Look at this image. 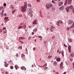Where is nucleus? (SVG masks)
<instances>
[{"instance_id": "1", "label": "nucleus", "mask_w": 74, "mask_h": 74, "mask_svg": "<svg viewBox=\"0 0 74 74\" xmlns=\"http://www.w3.org/2000/svg\"><path fill=\"white\" fill-rule=\"evenodd\" d=\"M46 6L47 9H50L51 8H52L53 7L52 5L50 3L47 4L46 5Z\"/></svg>"}, {"instance_id": "2", "label": "nucleus", "mask_w": 74, "mask_h": 74, "mask_svg": "<svg viewBox=\"0 0 74 74\" xmlns=\"http://www.w3.org/2000/svg\"><path fill=\"white\" fill-rule=\"evenodd\" d=\"M71 2H72V1L71 0H66L65 1L64 5H67L68 3V4H71Z\"/></svg>"}, {"instance_id": "3", "label": "nucleus", "mask_w": 74, "mask_h": 74, "mask_svg": "<svg viewBox=\"0 0 74 74\" xmlns=\"http://www.w3.org/2000/svg\"><path fill=\"white\" fill-rule=\"evenodd\" d=\"M26 9H27V8L26 6L21 7V10L22 12H25L26 11Z\"/></svg>"}, {"instance_id": "4", "label": "nucleus", "mask_w": 74, "mask_h": 74, "mask_svg": "<svg viewBox=\"0 0 74 74\" xmlns=\"http://www.w3.org/2000/svg\"><path fill=\"white\" fill-rule=\"evenodd\" d=\"M25 38H23V37H20L19 38V42H22V44H23V42L21 41H22V40H24V39H25Z\"/></svg>"}, {"instance_id": "5", "label": "nucleus", "mask_w": 74, "mask_h": 74, "mask_svg": "<svg viewBox=\"0 0 74 74\" xmlns=\"http://www.w3.org/2000/svg\"><path fill=\"white\" fill-rule=\"evenodd\" d=\"M57 23L58 24H57V25H58V26H60V24L61 23V24H63V22L61 21H58Z\"/></svg>"}, {"instance_id": "6", "label": "nucleus", "mask_w": 74, "mask_h": 74, "mask_svg": "<svg viewBox=\"0 0 74 74\" xmlns=\"http://www.w3.org/2000/svg\"><path fill=\"white\" fill-rule=\"evenodd\" d=\"M63 62H62L60 65V69H63Z\"/></svg>"}, {"instance_id": "7", "label": "nucleus", "mask_w": 74, "mask_h": 74, "mask_svg": "<svg viewBox=\"0 0 74 74\" xmlns=\"http://www.w3.org/2000/svg\"><path fill=\"white\" fill-rule=\"evenodd\" d=\"M73 23V21L72 20H69L68 21V23L69 24V25H71V24Z\"/></svg>"}, {"instance_id": "8", "label": "nucleus", "mask_w": 74, "mask_h": 74, "mask_svg": "<svg viewBox=\"0 0 74 74\" xmlns=\"http://www.w3.org/2000/svg\"><path fill=\"white\" fill-rule=\"evenodd\" d=\"M64 6H61L59 8V10H64Z\"/></svg>"}, {"instance_id": "9", "label": "nucleus", "mask_w": 74, "mask_h": 74, "mask_svg": "<svg viewBox=\"0 0 74 74\" xmlns=\"http://www.w3.org/2000/svg\"><path fill=\"white\" fill-rule=\"evenodd\" d=\"M71 47L70 45H69V46L68 47V50L69 51V52L70 53H71Z\"/></svg>"}, {"instance_id": "10", "label": "nucleus", "mask_w": 74, "mask_h": 74, "mask_svg": "<svg viewBox=\"0 0 74 74\" xmlns=\"http://www.w3.org/2000/svg\"><path fill=\"white\" fill-rule=\"evenodd\" d=\"M56 60L57 62H60V58L59 57H58L56 58Z\"/></svg>"}, {"instance_id": "11", "label": "nucleus", "mask_w": 74, "mask_h": 74, "mask_svg": "<svg viewBox=\"0 0 74 74\" xmlns=\"http://www.w3.org/2000/svg\"><path fill=\"white\" fill-rule=\"evenodd\" d=\"M21 69L22 70H26V68L25 66H22L21 68Z\"/></svg>"}, {"instance_id": "12", "label": "nucleus", "mask_w": 74, "mask_h": 74, "mask_svg": "<svg viewBox=\"0 0 74 74\" xmlns=\"http://www.w3.org/2000/svg\"><path fill=\"white\" fill-rule=\"evenodd\" d=\"M63 4V2H59L58 3V6H61L62 4Z\"/></svg>"}, {"instance_id": "13", "label": "nucleus", "mask_w": 74, "mask_h": 74, "mask_svg": "<svg viewBox=\"0 0 74 74\" xmlns=\"http://www.w3.org/2000/svg\"><path fill=\"white\" fill-rule=\"evenodd\" d=\"M33 24H36V25H37V20H35L33 23Z\"/></svg>"}, {"instance_id": "14", "label": "nucleus", "mask_w": 74, "mask_h": 74, "mask_svg": "<svg viewBox=\"0 0 74 74\" xmlns=\"http://www.w3.org/2000/svg\"><path fill=\"white\" fill-rule=\"evenodd\" d=\"M66 10L67 12H69V7H68L66 8Z\"/></svg>"}, {"instance_id": "15", "label": "nucleus", "mask_w": 74, "mask_h": 74, "mask_svg": "<svg viewBox=\"0 0 74 74\" xmlns=\"http://www.w3.org/2000/svg\"><path fill=\"white\" fill-rule=\"evenodd\" d=\"M69 8L71 10H72V9H73V5H71L69 6Z\"/></svg>"}, {"instance_id": "16", "label": "nucleus", "mask_w": 74, "mask_h": 74, "mask_svg": "<svg viewBox=\"0 0 74 74\" xmlns=\"http://www.w3.org/2000/svg\"><path fill=\"white\" fill-rule=\"evenodd\" d=\"M8 17H5L4 18V19L5 21H8Z\"/></svg>"}, {"instance_id": "17", "label": "nucleus", "mask_w": 74, "mask_h": 74, "mask_svg": "<svg viewBox=\"0 0 74 74\" xmlns=\"http://www.w3.org/2000/svg\"><path fill=\"white\" fill-rule=\"evenodd\" d=\"M30 16L31 18L33 17V12H31L30 13Z\"/></svg>"}, {"instance_id": "18", "label": "nucleus", "mask_w": 74, "mask_h": 74, "mask_svg": "<svg viewBox=\"0 0 74 74\" xmlns=\"http://www.w3.org/2000/svg\"><path fill=\"white\" fill-rule=\"evenodd\" d=\"M23 27L24 29H25L26 27V25L25 24H24V25L23 26Z\"/></svg>"}, {"instance_id": "19", "label": "nucleus", "mask_w": 74, "mask_h": 74, "mask_svg": "<svg viewBox=\"0 0 74 74\" xmlns=\"http://www.w3.org/2000/svg\"><path fill=\"white\" fill-rule=\"evenodd\" d=\"M34 32H37V28H36L35 29H34L33 30Z\"/></svg>"}, {"instance_id": "20", "label": "nucleus", "mask_w": 74, "mask_h": 74, "mask_svg": "<svg viewBox=\"0 0 74 74\" xmlns=\"http://www.w3.org/2000/svg\"><path fill=\"white\" fill-rule=\"evenodd\" d=\"M71 57H74V54L73 53H72L71 54Z\"/></svg>"}, {"instance_id": "21", "label": "nucleus", "mask_w": 74, "mask_h": 74, "mask_svg": "<svg viewBox=\"0 0 74 74\" xmlns=\"http://www.w3.org/2000/svg\"><path fill=\"white\" fill-rule=\"evenodd\" d=\"M51 57H52V56L49 55L48 56L47 58L48 59H50Z\"/></svg>"}, {"instance_id": "22", "label": "nucleus", "mask_w": 74, "mask_h": 74, "mask_svg": "<svg viewBox=\"0 0 74 74\" xmlns=\"http://www.w3.org/2000/svg\"><path fill=\"white\" fill-rule=\"evenodd\" d=\"M24 4H25V5L24 6V7L26 6V7H27V2H25L24 3Z\"/></svg>"}, {"instance_id": "23", "label": "nucleus", "mask_w": 74, "mask_h": 74, "mask_svg": "<svg viewBox=\"0 0 74 74\" xmlns=\"http://www.w3.org/2000/svg\"><path fill=\"white\" fill-rule=\"evenodd\" d=\"M68 41L70 42H72V40H71V39H69Z\"/></svg>"}, {"instance_id": "24", "label": "nucleus", "mask_w": 74, "mask_h": 74, "mask_svg": "<svg viewBox=\"0 0 74 74\" xmlns=\"http://www.w3.org/2000/svg\"><path fill=\"white\" fill-rule=\"evenodd\" d=\"M21 58H23V56H25L24 55V54L22 53L21 55Z\"/></svg>"}, {"instance_id": "25", "label": "nucleus", "mask_w": 74, "mask_h": 74, "mask_svg": "<svg viewBox=\"0 0 74 74\" xmlns=\"http://www.w3.org/2000/svg\"><path fill=\"white\" fill-rule=\"evenodd\" d=\"M5 66V67H8V64H4Z\"/></svg>"}, {"instance_id": "26", "label": "nucleus", "mask_w": 74, "mask_h": 74, "mask_svg": "<svg viewBox=\"0 0 74 74\" xmlns=\"http://www.w3.org/2000/svg\"><path fill=\"white\" fill-rule=\"evenodd\" d=\"M55 28V27H54V26H51V29H53Z\"/></svg>"}, {"instance_id": "27", "label": "nucleus", "mask_w": 74, "mask_h": 74, "mask_svg": "<svg viewBox=\"0 0 74 74\" xmlns=\"http://www.w3.org/2000/svg\"><path fill=\"white\" fill-rule=\"evenodd\" d=\"M31 38H32V37L31 36H29V37H28L29 40H30Z\"/></svg>"}, {"instance_id": "28", "label": "nucleus", "mask_w": 74, "mask_h": 74, "mask_svg": "<svg viewBox=\"0 0 74 74\" xmlns=\"http://www.w3.org/2000/svg\"><path fill=\"white\" fill-rule=\"evenodd\" d=\"M22 26H20L18 28V29H22Z\"/></svg>"}, {"instance_id": "29", "label": "nucleus", "mask_w": 74, "mask_h": 74, "mask_svg": "<svg viewBox=\"0 0 74 74\" xmlns=\"http://www.w3.org/2000/svg\"><path fill=\"white\" fill-rule=\"evenodd\" d=\"M15 12V10H14L12 11V14H13Z\"/></svg>"}, {"instance_id": "30", "label": "nucleus", "mask_w": 74, "mask_h": 74, "mask_svg": "<svg viewBox=\"0 0 74 74\" xmlns=\"http://www.w3.org/2000/svg\"><path fill=\"white\" fill-rule=\"evenodd\" d=\"M28 6H29V7H31L32 5L30 4H28L27 5Z\"/></svg>"}, {"instance_id": "31", "label": "nucleus", "mask_w": 74, "mask_h": 74, "mask_svg": "<svg viewBox=\"0 0 74 74\" xmlns=\"http://www.w3.org/2000/svg\"><path fill=\"white\" fill-rule=\"evenodd\" d=\"M3 8V7L2 6H1L0 7V10H2Z\"/></svg>"}, {"instance_id": "32", "label": "nucleus", "mask_w": 74, "mask_h": 74, "mask_svg": "<svg viewBox=\"0 0 74 74\" xmlns=\"http://www.w3.org/2000/svg\"><path fill=\"white\" fill-rule=\"evenodd\" d=\"M55 38V36H53L52 37V39H53L54 38Z\"/></svg>"}, {"instance_id": "33", "label": "nucleus", "mask_w": 74, "mask_h": 74, "mask_svg": "<svg viewBox=\"0 0 74 74\" xmlns=\"http://www.w3.org/2000/svg\"><path fill=\"white\" fill-rule=\"evenodd\" d=\"M10 68L11 69H14V67L12 66H10Z\"/></svg>"}, {"instance_id": "34", "label": "nucleus", "mask_w": 74, "mask_h": 74, "mask_svg": "<svg viewBox=\"0 0 74 74\" xmlns=\"http://www.w3.org/2000/svg\"><path fill=\"white\" fill-rule=\"evenodd\" d=\"M52 3H54V4L56 3L53 0L52 1Z\"/></svg>"}, {"instance_id": "35", "label": "nucleus", "mask_w": 74, "mask_h": 74, "mask_svg": "<svg viewBox=\"0 0 74 74\" xmlns=\"http://www.w3.org/2000/svg\"><path fill=\"white\" fill-rule=\"evenodd\" d=\"M47 41H44V44H47Z\"/></svg>"}, {"instance_id": "36", "label": "nucleus", "mask_w": 74, "mask_h": 74, "mask_svg": "<svg viewBox=\"0 0 74 74\" xmlns=\"http://www.w3.org/2000/svg\"><path fill=\"white\" fill-rule=\"evenodd\" d=\"M24 24H23V23H21L20 24V25L21 26H23V25H24Z\"/></svg>"}, {"instance_id": "37", "label": "nucleus", "mask_w": 74, "mask_h": 74, "mask_svg": "<svg viewBox=\"0 0 74 74\" xmlns=\"http://www.w3.org/2000/svg\"><path fill=\"white\" fill-rule=\"evenodd\" d=\"M61 53L62 55L64 54V51H62Z\"/></svg>"}, {"instance_id": "38", "label": "nucleus", "mask_w": 74, "mask_h": 74, "mask_svg": "<svg viewBox=\"0 0 74 74\" xmlns=\"http://www.w3.org/2000/svg\"><path fill=\"white\" fill-rule=\"evenodd\" d=\"M32 11V9H30L29 10V13H30V12Z\"/></svg>"}, {"instance_id": "39", "label": "nucleus", "mask_w": 74, "mask_h": 74, "mask_svg": "<svg viewBox=\"0 0 74 74\" xmlns=\"http://www.w3.org/2000/svg\"><path fill=\"white\" fill-rule=\"evenodd\" d=\"M3 6H4V7H5V6H6V3H4L3 4Z\"/></svg>"}, {"instance_id": "40", "label": "nucleus", "mask_w": 74, "mask_h": 74, "mask_svg": "<svg viewBox=\"0 0 74 74\" xmlns=\"http://www.w3.org/2000/svg\"><path fill=\"white\" fill-rule=\"evenodd\" d=\"M18 16L20 17H22V14H20V15H19Z\"/></svg>"}, {"instance_id": "41", "label": "nucleus", "mask_w": 74, "mask_h": 74, "mask_svg": "<svg viewBox=\"0 0 74 74\" xmlns=\"http://www.w3.org/2000/svg\"><path fill=\"white\" fill-rule=\"evenodd\" d=\"M54 65H56V64H57L56 62H54Z\"/></svg>"}, {"instance_id": "42", "label": "nucleus", "mask_w": 74, "mask_h": 74, "mask_svg": "<svg viewBox=\"0 0 74 74\" xmlns=\"http://www.w3.org/2000/svg\"><path fill=\"white\" fill-rule=\"evenodd\" d=\"M4 10H3L2 11L1 14H3V12H4Z\"/></svg>"}, {"instance_id": "43", "label": "nucleus", "mask_w": 74, "mask_h": 74, "mask_svg": "<svg viewBox=\"0 0 74 74\" xmlns=\"http://www.w3.org/2000/svg\"><path fill=\"white\" fill-rule=\"evenodd\" d=\"M66 30H69V27H67L66 28Z\"/></svg>"}, {"instance_id": "44", "label": "nucleus", "mask_w": 74, "mask_h": 74, "mask_svg": "<svg viewBox=\"0 0 74 74\" xmlns=\"http://www.w3.org/2000/svg\"><path fill=\"white\" fill-rule=\"evenodd\" d=\"M47 63H46V64H45V65H44L43 66V67H46V66H47Z\"/></svg>"}, {"instance_id": "45", "label": "nucleus", "mask_w": 74, "mask_h": 74, "mask_svg": "<svg viewBox=\"0 0 74 74\" xmlns=\"http://www.w3.org/2000/svg\"><path fill=\"white\" fill-rule=\"evenodd\" d=\"M16 57H18V54L16 53Z\"/></svg>"}, {"instance_id": "46", "label": "nucleus", "mask_w": 74, "mask_h": 74, "mask_svg": "<svg viewBox=\"0 0 74 74\" xmlns=\"http://www.w3.org/2000/svg\"><path fill=\"white\" fill-rule=\"evenodd\" d=\"M36 1L37 2H40V0H36Z\"/></svg>"}, {"instance_id": "47", "label": "nucleus", "mask_w": 74, "mask_h": 74, "mask_svg": "<svg viewBox=\"0 0 74 74\" xmlns=\"http://www.w3.org/2000/svg\"><path fill=\"white\" fill-rule=\"evenodd\" d=\"M11 7H12V10H13L14 9V7H13V6H12V5L11 6Z\"/></svg>"}, {"instance_id": "48", "label": "nucleus", "mask_w": 74, "mask_h": 74, "mask_svg": "<svg viewBox=\"0 0 74 74\" xmlns=\"http://www.w3.org/2000/svg\"><path fill=\"white\" fill-rule=\"evenodd\" d=\"M2 32V29H0V32L1 33Z\"/></svg>"}, {"instance_id": "49", "label": "nucleus", "mask_w": 74, "mask_h": 74, "mask_svg": "<svg viewBox=\"0 0 74 74\" xmlns=\"http://www.w3.org/2000/svg\"><path fill=\"white\" fill-rule=\"evenodd\" d=\"M52 10H53V11H55V8H52Z\"/></svg>"}, {"instance_id": "50", "label": "nucleus", "mask_w": 74, "mask_h": 74, "mask_svg": "<svg viewBox=\"0 0 74 74\" xmlns=\"http://www.w3.org/2000/svg\"><path fill=\"white\" fill-rule=\"evenodd\" d=\"M72 12L73 13H74V8L73 9Z\"/></svg>"}, {"instance_id": "51", "label": "nucleus", "mask_w": 74, "mask_h": 74, "mask_svg": "<svg viewBox=\"0 0 74 74\" xmlns=\"http://www.w3.org/2000/svg\"><path fill=\"white\" fill-rule=\"evenodd\" d=\"M33 49L34 51H35V49H36V48L35 47H34L33 48Z\"/></svg>"}, {"instance_id": "52", "label": "nucleus", "mask_w": 74, "mask_h": 74, "mask_svg": "<svg viewBox=\"0 0 74 74\" xmlns=\"http://www.w3.org/2000/svg\"><path fill=\"white\" fill-rule=\"evenodd\" d=\"M39 38H42V37L41 36H39Z\"/></svg>"}, {"instance_id": "53", "label": "nucleus", "mask_w": 74, "mask_h": 74, "mask_svg": "<svg viewBox=\"0 0 74 74\" xmlns=\"http://www.w3.org/2000/svg\"><path fill=\"white\" fill-rule=\"evenodd\" d=\"M6 29V28H5V27H3V30H5Z\"/></svg>"}, {"instance_id": "54", "label": "nucleus", "mask_w": 74, "mask_h": 74, "mask_svg": "<svg viewBox=\"0 0 74 74\" xmlns=\"http://www.w3.org/2000/svg\"><path fill=\"white\" fill-rule=\"evenodd\" d=\"M15 68L18 67V66H17V65H15Z\"/></svg>"}, {"instance_id": "55", "label": "nucleus", "mask_w": 74, "mask_h": 74, "mask_svg": "<svg viewBox=\"0 0 74 74\" xmlns=\"http://www.w3.org/2000/svg\"><path fill=\"white\" fill-rule=\"evenodd\" d=\"M62 53V52H61V51H60L59 52V54H60V53Z\"/></svg>"}, {"instance_id": "56", "label": "nucleus", "mask_w": 74, "mask_h": 74, "mask_svg": "<svg viewBox=\"0 0 74 74\" xmlns=\"http://www.w3.org/2000/svg\"><path fill=\"white\" fill-rule=\"evenodd\" d=\"M40 16H41V17H42V14H40Z\"/></svg>"}, {"instance_id": "57", "label": "nucleus", "mask_w": 74, "mask_h": 74, "mask_svg": "<svg viewBox=\"0 0 74 74\" xmlns=\"http://www.w3.org/2000/svg\"><path fill=\"white\" fill-rule=\"evenodd\" d=\"M34 32H32V35H33V34H34Z\"/></svg>"}, {"instance_id": "58", "label": "nucleus", "mask_w": 74, "mask_h": 74, "mask_svg": "<svg viewBox=\"0 0 74 74\" xmlns=\"http://www.w3.org/2000/svg\"><path fill=\"white\" fill-rule=\"evenodd\" d=\"M59 50L58 49L57 51V53H59Z\"/></svg>"}, {"instance_id": "59", "label": "nucleus", "mask_w": 74, "mask_h": 74, "mask_svg": "<svg viewBox=\"0 0 74 74\" xmlns=\"http://www.w3.org/2000/svg\"><path fill=\"white\" fill-rule=\"evenodd\" d=\"M5 74H8V72H5Z\"/></svg>"}, {"instance_id": "60", "label": "nucleus", "mask_w": 74, "mask_h": 74, "mask_svg": "<svg viewBox=\"0 0 74 74\" xmlns=\"http://www.w3.org/2000/svg\"><path fill=\"white\" fill-rule=\"evenodd\" d=\"M19 48H21V49H22V46H20Z\"/></svg>"}, {"instance_id": "61", "label": "nucleus", "mask_w": 74, "mask_h": 74, "mask_svg": "<svg viewBox=\"0 0 74 74\" xmlns=\"http://www.w3.org/2000/svg\"><path fill=\"white\" fill-rule=\"evenodd\" d=\"M4 15L5 16H6V15H7V14H6V13L5 14H4Z\"/></svg>"}, {"instance_id": "62", "label": "nucleus", "mask_w": 74, "mask_h": 74, "mask_svg": "<svg viewBox=\"0 0 74 74\" xmlns=\"http://www.w3.org/2000/svg\"><path fill=\"white\" fill-rule=\"evenodd\" d=\"M70 60V61H71V62H72V61L73 60H72V59H71Z\"/></svg>"}, {"instance_id": "63", "label": "nucleus", "mask_w": 74, "mask_h": 74, "mask_svg": "<svg viewBox=\"0 0 74 74\" xmlns=\"http://www.w3.org/2000/svg\"><path fill=\"white\" fill-rule=\"evenodd\" d=\"M55 74H59L58 72H57L55 73Z\"/></svg>"}, {"instance_id": "64", "label": "nucleus", "mask_w": 74, "mask_h": 74, "mask_svg": "<svg viewBox=\"0 0 74 74\" xmlns=\"http://www.w3.org/2000/svg\"><path fill=\"white\" fill-rule=\"evenodd\" d=\"M73 66H74V62H73Z\"/></svg>"}]
</instances>
